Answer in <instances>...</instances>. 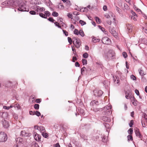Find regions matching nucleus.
Instances as JSON below:
<instances>
[{"mask_svg": "<svg viewBox=\"0 0 147 147\" xmlns=\"http://www.w3.org/2000/svg\"><path fill=\"white\" fill-rule=\"evenodd\" d=\"M29 13L30 14L32 15H34L36 14V12L34 10H32L29 12Z\"/></svg>", "mask_w": 147, "mask_h": 147, "instance_id": "41", "label": "nucleus"}, {"mask_svg": "<svg viewBox=\"0 0 147 147\" xmlns=\"http://www.w3.org/2000/svg\"><path fill=\"white\" fill-rule=\"evenodd\" d=\"M20 135L23 137L29 136V134L26 132L25 131H22L21 132Z\"/></svg>", "mask_w": 147, "mask_h": 147, "instance_id": "17", "label": "nucleus"}, {"mask_svg": "<svg viewBox=\"0 0 147 147\" xmlns=\"http://www.w3.org/2000/svg\"><path fill=\"white\" fill-rule=\"evenodd\" d=\"M16 142L17 144L19 145L20 144H23L24 142L22 138H17L16 139Z\"/></svg>", "mask_w": 147, "mask_h": 147, "instance_id": "12", "label": "nucleus"}, {"mask_svg": "<svg viewBox=\"0 0 147 147\" xmlns=\"http://www.w3.org/2000/svg\"><path fill=\"white\" fill-rule=\"evenodd\" d=\"M100 119L104 121L110 122L111 119L110 118L108 117L105 116H103L101 117Z\"/></svg>", "mask_w": 147, "mask_h": 147, "instance_id": "13", "label": "nucleus"}, {"mask_svg": "<svg viewBox=\"0 0 147 147\" xmlns=\"http://www.w3.org/2000/svg\"><path fill=\"white\" fill-rule=\"evenodd\" d=\"M42 136L45 138H47L48 137V134L46 133L43 132L42 134Z\"/></svg>", "mask_w": 147, "mask_h": 147, "instance_id": "33", "label": "nucleus"}, {"mask_svg": "<svg viewBox=\"0 0 147 147\" xmlns=\"http://www.w3.org/2000/svg\"><path fill=\"white\" fill-rule=\"evenodd\" d=\"M101 138L102 139V141L104 143H106L107 141V136L104 134H101Z\"/></svg>", "mask_w": 147, "mask_h": 147, "instance_id": "16", "label": "nucleus"}, {"mask_svg": "<svg viewBox=\"0 0 147 147\" xmlns=\"http://www.w3.org/2000/svg\"><path fill=\"white\" fill-rule=\"evenodd\" d=\"M39 15L40 17L42 18L45 19L46 18V16H45V14H44L40 13L39 14Z\"/></svg>", "mask_w": 147, "mask_h": 147, "instance_id": "40", "label": "nucleus"}, {"mask_svg": "<svg viewBox=\"0 0 147 147\" xmlns=\"http://www.w3.org/2000/svg\"><path fill=\"white\" fill-rule=\"evenodd\" d=\"M135 92L136 95L138 96H139L140 95V93L138 90L136 89L135 90Z\"/></svg>", "mask_w": 147, "mask_h": 147, "instance_id": "56", "label": "nucleus"}, {"mask_svg": "<svg viewBox=\"0 0 147 147\" xmlns=\"http://www.w3.org/2000/svg\"><path fill=\"white\" fill-rule=\"evenodd\" d=\"M105 17H106L107 18H110V16L108 14H106L105 15Z\"/></svg>", "mask_w": 147, "mask_h": 147, "instance_id": "64", "label": "nucleus"}, {"mask_svg": "<svg viewBox=\"0 0 147 147\" xmlns=\"http://www.w3.org/2000/svg\"><path fill=\"white\" fill-rule=\"evenodd\" d=\"M75 65L76 67H79L80 65L78 62H76L75 63Z\"/></svg>", "mask_w": 147, "mask_h": 147, "instance_id": "62", "label": "nucleus"}, {"mask_svg": "<svg viewBox=\"0 0 147 147\" xmlns=\"http://www.w3.org/2000/svg\"><path fill=\"white\" fill-rule=\"evenodd\" d=\"M67 16L69 18H71L72 17V15L71 14L68 13L67 14Z\"/></svg>", "mask_w": 147, "mask_h": 147, "instance_id": "61", "label": "nucleus"}, {"mask_svg": "<svg viewBox=\"0 0 147 147\" xmlns=\"http://www.w3.org/2000/svg\"><path fill=\"white\" fill-rule=\"evenodd\" d=\"M95 20L96 22L98 24H100L101 22L99 18L98 17H95Z\"/></svg>", "mask_w": 147, "mask_h": 147, "instance_id": "43", "label": "nucleus"}, {"mask_svg": "<svg viewBox=\"0 0 147 147\" xmlns=\"http://www.w3.org/2000/svg\"><path fill=\"white\" fill-rule=\"evenodd\" d=\"M100 40L96 38L95 37H93V38H92V41L94 43H96L97 42H98Z\"/></svg>", "mask_w": 147, "mask_h": 147, "instance_id": "24", "label": "nucleus"}, {"mask_svg": "<svg viewBox=\"0 0 147 147\" xmlns=\"http://www.w3.org/2000/svg\"><path fill=\"white\" fill-rule=\"evenodd\" d=\"M33 136L35 140L37 141H40L41 136L38 134L36 132H33Z\"/></svg>", "mask_w": 147, "mask_h": 147, "instance_id": "9", "label": "nucleus"}, {"mask_svg": "<svg viewBox=\"0 0 147 147\" xmlns=\"http://www.w3.org/2000/svg\"><path fill=\"white\" fill-rule=\"evenodd\" d=\"M83 56L84 58H87L88 57V54L87 53H85L83 54Z\"/></svg>", "mask_w": 147, "mask_h": 147, "instance_id": "42", "label": "nucleus"}, {"mask_svg": "<svg viewBox=\"0 0 147 147\" xmlns=\"http://www.w3.org/2000/svg\"><path fill=\"white\" fill-rule=\"evenodd\" d=\"M44 13L45 16H46V18L48 17H49L51 13L50 12L48 11H45Z\"/></svg>", "mask_w": 147, "mask_h": 147, "instance_id": "25", "label": "nucleus"}, {"mask_svg": "<svg viewBox=\"0 0 147 147\" xmlns=\"http://www.w3.org/2000/svg\"><path fill=\"white\" fill-rule=\"evenodd\" d=\"M38 8L39 10V12L41 11H44L45 10V8L43 7H40L39 6Z\"/></svg>", "mask_w": 147, "mask_h": 147, "instance_id": "44", "label": "nucleus"}, {"mask_svg": "<svg viewBox=\"0 0 147 147\" xmlns=\"http://www.w3.org/2000/svg\"><path fill=\"white\" fill-rule=\"evenodd\" d=\"M103 9L104 11H107V6L106 5H104Z\"/></svg>", "mask_w": 147, "mask_h": 147, "instance_id": "58", "label": "nucleus"}, {"mask_svg": "<svg viewBox=\"0 0 147 147\" xmlns=\"http://www.w3.org/2000/svg\"><path fill=\"white\" fill-rule=\"evenodd\" d=\"M67 39L68 42H69V43L70 44H71L72 42H73L71 38L69 37H68L67 38Z\"/></svg>", "mask_w": 147, "mask_h": 147, "instance_id": "46", "label": "nucleus"}, {"mask_svg": "<svg viewBox=\"0 0 147 147\" xmlns=\"http://www.w3.org/2000/svg\"><path fill=\"white\" fill-rule=\"evenodd\" d=\"M136 134L137 137L142 139V136L139 131H136Z\"/></svg>", "mask_w": 147, "mask_h": 147, "instance_id": "22", "label": "nucleus"}, {"mask_svg": "<svg viewBox=\"0 0 147 147\" xmlns=\"http://www.w3.org/2000/svg\"><path fill=\"white\" fill-rule=\"evenodd\" d=\"M17 6L18 7V10L19 11H29V9L26 8V6L24 2H20L18 1V5Z\"/></svg>", "mask_w": 147, "mask_h": 147, "instance_id": "3", "label": "nucleus"}, {"mask_svg": "<svg viewBox=\"0 0 147 147\" xmlns=\"http://www.w3.org/2000/svg\"><path fill=\"white\" fill-rule=\"evenodd\" d=\"M133 130L132 128H130L128 131V133L129 134H132L133 133Z\"/></svg>", "mask_w": 147, "mask_h": 147, "instance_id": "50", "label": "nucleus"}, {"mask_svg": "<svg viewBox=\"0 0 147 147\" xmlns=\"http://www.w3.org/2000/svg\"><path fill=\"white\" fill-rule=\"evenodd\" d=\"M7 135L4 132L0 131V142H4L7 140Z\"/></svg>", "mask_w": 147, "mask_h": 147, "instance_id": "7", "label": "nucleus"}, {"mask_svg": "<svg viewBox=\"0 0 147 147\" xmlns=\"http://www.w3.org/2000/svg\"><path fill=\"white\" fill-rule=\"evenodd\" d=\"M99 105L98 102L97 100H94L92 101L90 103V105L93 107L91 109L94 112H97L99 111V109L96 108L94 107H96V106Z\"/></svg>", "mask_w": 147, "mask_h": 147, "instance_id": "5", "label": "nucleus"}, {"mask_svg": "<svg viewBox=\"0 0 147 147\" xmlns=\"http://www.w3.org/2000/svg\"><path fill=\"white\" fill-rule=\"evenodd\" d=\"M79 23L81 24V26H83L85 25L86 24L85 22L81 20L79 21Z\"/></svg>", "mask_w": 147, "mask_h": 147, "instance_id": "32", "label": "nucleus"}, {"mask_svg": "<svg viewBox=\"0 0 147 147\" xmlns=\"http://www.w3.org/2000/svg\"><path fill=\"white\" fill-rule=\"evenodd\" d=\"M122 55L124 57V58H126L127 56V53L125 52H123L122 53Z\"/></svg>", "mask_w": 147, "mask_h": 147, "instance_id": "49", "label": "nucleus"}, {"mask_svg": "<svg viewBox=\"0 0 147 147\" xmlns=\"http://www.w3.org/2000/svg\"><path fill=\"white\" fill-rule=\"evenodd\" d=\"M54 24L55 25V26L58 27L59 28H61V26H60L59 25V23L57 22H55Z\"/></svg>", "mask_w": 147, "mask_h": 147, "instance_id": "51", "label": "nucleus"}, {"mask_svg": "<svg viewBox=\"0 0 147 147\" xmlns=\"http://www.w3.org/2000/svg\"><path fill=\"white\" fill-rule=\"evenodd\" d=\"M73 44L76 47L77 49L79 48L81 44L80 40L75 37L73 38Z\"/></svg>", "mask_w": 147, "mask_h": 147, "instance_id": "6", "label": "nucleus"}, {"mask_svg": "<svg viewBox=\"0 0 147 147\" xmlns=\"http://www.w3.org/2000/svg\"><path fill=\"white\" fill-rule=\"evenodd\" d=\"M109 30L110 32L115 38H116L117 37V33L113 28L111 27H110Z\"/></svg>", "mask_w": 147, "mask_h": 147, "instance_id": "10", "label": "nucleus"}, {"mask_svg": "<svg viewBox=\"0 0 147 147\" xmlns=\"http://www.w3.org/2000/svg\"><path fill=\"white\" fill-rule=\"evenodd\" d=\"M77 59L76 56H73L72 58V61L73 62H75V61H77Z\"/></svg>", "mask_w": 147, "mask_h": 147, "instance_id": "54", "label": "nucleus"}, {"mask_svg": "<svg viewBox=\"0 0 147 147\" xmlns=\"http://www.w3.org/2000/svg\"><path fill=\"white\" fill-rule=\"evenodd\" d=\"M127 29L128 30V31L129 33L132 32V25L131 24H128L126 25Z\"/></svg>", "mask_w": 147, "mask_h": 147, "instance_id": "18", "label": "nucleus"}, {"mask_svg": "<svg viewBox=\"0 0 147 147\" xmlns=\"http://www.w3.org/2000/svg\"><path fill=\"white\" fill-rule=\"evenodd\" d=\"M131 102L134 106H136L138 104V101L134 97H131L130 98Z\"/></svg>", "mask_w": 147, "mask_h": 147, "instance_id": "15", "label": "nucleus"}, {"mask_svg": "<svg viewBox=\"0 0 147 147\" xmlns=\"http://www.w3.org/2000/svg\"><path fill=\"white\" fill-rule=\"evenodd\" d=\"M93 92L94 95L97 97L101 96L103 93V92L101 90L97 89L95 90Z\"/></svg>", "mask_w": 147, "mask_h": 147, "instance_id": "8", "label": "nucleus"}, {"mask_svg": "<svg viewBox=\"0 0 147 147\" xmlns=\"http://www.w3.org/2000/svg\"><path fill=\"white\" fill-rule=\"evenodd\" d=\"M79 34L82 37L84 36V33L82 30H81L79 31Z\"/></svg>", "mask_w": 147, "mask_h": 147, "instance_id": "27", "label": "nucleus"}, {"mask_svg": "<svg viewBox=\"0 0 147 147\" xmlns=\"http://www.w3.org/2000/svg\"><path fill=\"white\" fill-rule=\"evenodd\" d=\"M85 69L86 67H83L81 69V71L82 73V72H83L85 71Z\"/></svg>", "mask_w": 147, "mask_h": 147, "instance_id": "63", "label": "nucleus"}, {"mask_svg": "<svg viewBox=\"0 0 147 147\" xmlns=\"http://www.w3.org/2000/svg\"><path fill=\"white\" fill-rule=\"evenodd\" d=\"M127 137L128 141H129L130 140L132 141L133 140L132 136L131 135H128Z\"/></svg>", "mask_w": 147, "mask_h": 147, "instance_id": "29", "label": "nucleus"}, {"mask_svg": "<svg viewBox=\"0 0 147 147\" xmlns=\"http://www.w3.org/2000/svg\"><path fill=\"white\" fill-rule=\"evenodd\" d=\"M29 113L30 115H34L35 113V111H29Z\"/></svg>", "mask_w": 147, "mask_h": 147, "instance_id": "57", "label": "nucleus"}, {"mask_svg": "<svg viewBox=\"0 0 147 147\" xmlns=\"http://www.w3.org/2000/svg\"><path fill=\"white\" fill-rule=\"evenodd\" d=\"M39 105L38 104H35L34 105V108L36 110H38L39 109Z\"/></svg>", "mask_w": 147, "mask_h": 147, "instance_id": "39", "label": "nucleus"}, {"mask_svg": "<svg viewBox=\"0 0 147 147\" xmlns=\"http://www.w3.org/2000/svg\"><path fill=\"white\" fill-rule=\"evenodd\" d=\"M134 122L133 120H131L130 123L129 124V125L130 127H132V125H133Z\"/></svg>", "mask_w": 147, "mask_h": 147, "instance_id": "52", "label": "nucleus"}, {"mask_svg": "<svg viewBox=\"0 0 147 147\" xmlns=\"http://www.w3.org/2000/svg\"><path fill=\"white\" fill-rule=\"evenodd\" d=\"M103 57L106 60H109L111 59H113L115 58V53L112 50H109L106 53L103 54Z\"/></svg>", "mask_w": 147, "mask_h": 147, "instance_id": "1", "label": "nucleus"}, {"mask_svg": "<svg viewBox=\"0 0 147 147\" xmlns=\"http://www.w3.org/2000/svg\"><path fill=\"white\" fill-rule=\"evenodd\" d=\"M115 9H116V10L119 13H121V9L119 7H118L117 6H116V7H115Z\"/></svg>", "mask_w": 147, "mask_h": 147, "instance_id": "36", "label": "nucleus"}, {"mask_svg": "<svg viewBox=\"0 0 147 147\" xmlns=\"http://www.w3.org/2000/svg\"><path fill=\"white\" fill-rule=\"evenodd\" d=\"M2 5L10 7L14 6H17L18 5V1L15 0H9L7 1L3 2L2 3Z\"/></svg>", "mask_w": 147, "mask_h": 147, "instance_id": "2", "label": "nucleus"}, {"mask_svg": "<svg viewBox=\"0 0 147 147\" xmlns=\"http://www.w3.org/2000/svg\"><path fill=\"white\" fill-rule=\"evenodd\" d=\"M63 31L65 34V35L66 36H68V33L66 31L64 30H63Z\"/></svg>", "mask_w": 147, "mask_h": 147, "instance_id": "53", "label": "nucleus"}, {"mask_svg": "<svg viewBox=\"0 0 147 147\" xmlns=\"http://www.w3.org/2000/svg\"><path fill=\"white\" fill-rule=\"evenodd\" d=\"M14 107L17 108V109H20V107L18 104H15L13 106Z\"/></svg>", "mask_w": 147, "mask_h": 147, "instance_id": "38", "label": "nucleus"}, {"mask_svg": "<svg viewBox=\"0 0 147 147\" xmlns=\"http://www.w3.org/2000/svg\"><path fill=\"white\" fill-rule=\"evenodd\" d=\"M74 33L75 34L78 35L79 34V31L78 29H75L74 31Z\"/></svg>", "mask_w": 147, "mask_h": 147, "instance_id": "35", "label": "nucleus"}, {"mask_svg": "<svg viewBox=\"0 0 147 147\" xmlns=\"http://www.w3.org/2000/svg\"><path fill=\"white\" fill-rule=\"evenodd\" d=\"M73 14L74 15H76V16L79 15V12L77 11H74L73 12Z\"/></svg>", "mask_w": 147, "mask_h": 147, "instance_id": "55", "label": "nucleus"}, {"mask_svg": "<svg viewBox=\"0 0 147 147\" xmlns=\"http://www.w3.org/2000/svg\"><path fill=\"white\" fill-rule=\"evenodd\" d=\"M110 39L107 37H103L102 40V43L105 44H109Z\"/></svg>", "mask_w": 147, "mask_h": 147, "instance_id": "11", "label": "nucleus"}, {"mask_svg": "<svg viewBox=\"0 0 147 147\" xmlns=\"http://www.w3.org/2000/svg\"><path fill=\"white\" fill-rule=\"evenodd\" d=\"M35 115H36L38 117H39L40 115L41 114L39 111H35Z\"/></svg>", "mask_w": 147, "mask_h": 147, "instance_id": "48", "label": "nucleus"}, {"mask_svg": "<svg viewBox=\"0 0 147 147\" xmlns=\"http://www.w3.org/2000/svg\"><path fill=\"white\" fill-rule=\"evenodd\" d=\"M54 146L56 147H60L59 143H57L56 144H54Z\"/></svg>", "mask_w": 147, "mask_h": 147, "instance_id": "60", "label": "nucleus"}, {"mask_svg": "<svg viewBox=\"0 0 147 147\" xmlns=\"http://www.w3.org/2000/svg\"><path fill=\"white\" fill-rule=\"evenodd\" d=\"M80 112L81 115L84 116L85 114L84 111L82 109H80Z\"/></svg>", "mask_w": 147, "mask_h": 147, "instance_id": "30", "label": "nucleus"}, {"mask_svg": "<svg viewBox=\"0 0 147 147\" xmlns=\"http://www.w3.org/2000/svg\"><path fill=\"white\" fill-rule=\"evenodd\" d=\"M2 124L3 127L5 128H7L9 126V123L5 120L2 121Z\"/></svg>", "mask_w": 147, "mask_h": 147, "instance_id": "14", "label": "nucleus"}, {"mask_svg": "<svg viewBox=\"0 0 147 147\" xmlns=\"http://www.w3.org/2000/svg\"><path fill=\"white\" fill-rule=\"evenodd\" d=\"M103 124L105 127L107 131L108 132V131L107 129H109L110 127L108 123H104Z\"/></svg>", "mask_w": 147, "mask_h": 147, "instance_id": "23", "label": "nucleus"}, {"mask_svg": "<svg viewBox=\"0 0 147 147\" xmlns=\"http://www.w3.org/2000/svg\"><path fill=\"white\" fill-rule=\"evenodd\" d=\"M8 116V113L6 112H3V116L2 118L5 119Z\"/></svg>", "mask_w": 147, "mask_h": 147, "instance_id": "26", "label": "nucleus"}, {"mask_svg": "<svg viewBox=\"0 0 147 147\" xmlns=\"http://www.w3.org/2000/svg\"><path fill=\"white\" fill-rule=\"evenodd\" d=\"M38 7L39 6L36 5H35L33 7V9L36 12V14H38V12H39Z\"/></svg>", "mask_w": 147, "mask_h": 147, "instance_id": "19", "label": "nucleus"}, {"mask_svg": "<svg viewBox=\"0 0 147 147\" xmlns=\"http://www.w3.org/2000/svg\"><path fill=\"white\" fill-rule=\"evenodd\" d=\"M99 28L105 34H106V31L105 30V29L101 27L99 25L98 26Z\"/></svg>", "mask_w": 147, "mask_h": 147, "instance_id": "28", "label": "nucleus"}, {"mask_svg": "<svg viewBox=\"0 0 147 147\" xmlns=\"http://www.w3.org/2000/svg\"><path fill=\"white\" fill-rule=\"evenodd\" d=\"M119 78L117 76H113V80L114 82H115L116 83L119 84V81L118 80Z\"/></svg>", "mask_w": 147, "mask_h": 147, "instance_id": "21", "label": "nucleus"}, {"mask_svg": "<svg viewBox=\"0 0 147 147\" xmlns=\"http://www.w3.org/2000/svg\"><path fill=\"white\" fill-rule=\"evenodd\" d=\"M83 65H86L87 64V61L85 59H83L82 60Z\"/></svg>", "mask_w": 147, "mask_h": 147, "instance_id": "37", "label": "nucleus"}, {"mask_svg": "<svg viewBox=\"0 0 147 147\" xmlns=\"http://www.w3.org/2000/svg\"><path fill=\"white\" fill-rule=\"evenodd\" d=\"M48 20L49 21L53 23H54V22L55 21V20L54 19H53V18L51 17L49 18L48 19Z\"/></svg>", "mask_w": 147, "mask_h": 147, "instance_id": "47", "label": "nucleus"}, {"mask_svg": "<svg viewBox=\"0 0 147 147\" xmlns=\"http://www.w3.org/2000/svg\"><path fill=\"white\" fill-rule=\"evenodd\" d=\"M130 78L132 80H135L136 79V78L135 76L133 75H132L130 76Z\"/></svg>", "mask_w": 147, "mask_h": 147, "instance_id": "45", "label": "nucleus"}, {"mask_svg": "<svg viewBox=\"0 0 147 147\" xmlns=\"http://www.w3.org/2000/svg\"><path fill=\"white\" fill-rule=\"evenodd\" d=\"M52 15L54 17H57L59 16V14L56 12L54 11L53 12Z\"/></svg>", "mask_w": 147, "mask_h": 147, "instance_id": "34", "label": "nucleus"}, {"mask_svg": "<svg viewBox=\"0 0 147 147\" xmlns=\"http://www.w3.org/2000/svg\"><path fill=\"white\" fill-rule=\"evenodd\" d=\"M36 103H39L41 102V99L40 98L37 99L36 100Z\"/></svg>", "mask_w": 147, "mask_h": 147, "instance_id": "59", "label": "nucleus"}, {"mask_svg": "<svg viewBox=\"0 0 147 147\" xmlns=\"http://www.w3.org/2000/svg\"><path fill=\"white\" fill-rule=\"evenodd\" d=\"M139 71L140 75L141 76H143L145 74H144V71L142 70L141 69H139Z\"/></svg>", "mask_w": 147, "mask_h": 147, "instance_id": "31", "label": "nucleus"}, {"mask_svg": "<svg viewBox=\"0 0 147 147\" xmlns=\"http://www.w3.org/2000/svg\"><path fill=\"white\" fill-rule=\"evenodd\" d=\"M112 106L109 105L106 106L103 108L102 114L105 115H109L112 113L111 110Z\"/></svg>", "mask_w": 147, "mask_h": 147, "instance_id": "4", "label": "nucleus"}, {"mask_svg": "<svg viewBox=\"0 0 147 147\" xmlns=\"http://www.w3.org/2000/svg\"><path fill=\"white\" fill-rule=\"evenodd\" d=\"M38 130L40 131L42 134L45 131V129L42 126H39Z\"/></svg>", "mask_w": 147, "mask_h": 147, "instance_id": "20", "label": "nucleus"}]
</instances>
